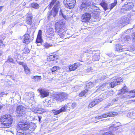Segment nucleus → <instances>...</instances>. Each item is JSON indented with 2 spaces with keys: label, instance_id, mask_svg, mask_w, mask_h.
Segmentation results:
<instances>
[{
  "label": "nucleus",
  "instance_id": "obj_9",
  "mask_svg": "<svg viewBox=\"0 0 135 135\" xmlns=\"http://www.w3.org/2000/svg\"><path fill=\"white\" fill-rule=\"evenodd\" d=\"M129 17L127 16H124L118 19L117 23L120 24H127L129 22Z\"/></svg>",
  "mask_w": 135,
  "mask_h": 135
},
{
  "label": "nucleus",
  "instance_id": "obj_62",
  "mask_svg": "<svg viewBox=\"0 0 135 135\" xmlns=\"http://www.w3.org/2000/svg\"><path fill=\"white\" fill-rule=\"evenodd\" d=\"M133 40L134 41H135V33L134 34L133 37Z\"/></svg>",
  "mask_w": 135,
  "mask_h": 135
},
{
  "label": "nucleus",
  "instance_id": "obj_38",
  "mask_svg": "<svg viewBox=\"0 0 135 135\" xmlns=\"http://www.w3.org/2000/svg\"><path fill=\"white\" fill-rule=\"evenodd\" d=\"M60 69V68L58 66H54L51 68V70L52 72L53 73L55 72L57 70Z\"/></svg>",
  "mask_w": 135,
  "mask_h": 135
},
{
  "label": "nucleus",
  "instance_id": "obj_36",
  "mask_svg": "<svg viewBox=\"0 0 135 135\" xmlns=\"http://www.w3.org/2000/svg\"><path fill=\"white\" fill-rule=\"evenodd\" d=\"M128 11V10L125 7L124 5L122 6L121 9V12L123 13H126V11Z\"/></svg>",
  "mask_w": 135,
  "mask_h": 135
},
{
  "label": "nucleus",
  "instance_id": "obj_51",
  "mask_svg": "<svg viewBox=\"0 0 135 135\" xmlns=\"http://www.w3.org/2000/svg\"><path fill=\"white\" fill-rule=\"evenodd\" d=\"M80 88V86L79 85H76L75 86L73 87L72 88L74 89L77 90L78 89H79Z\"/></svg>",
  "mask_w": 135,
  "mask_h": 135
},
{
  "label": "nucleus",
  "instance_id": "obj_3",
  "mask_svg": "<svg viewBox=\"0 0 135 135\" xmlns=\"http://www.w3.org/2000/svg\"><path fill=\"white\" fill-rule=\"evenodd\" d=\"M36 127L35 124L31 123L29 124L27 122H20L19 123L18 126V130H24L28 129L31 132L33 131Z\"/></svg>",
  "mask_w": 135,
  "mask_h": 135
},
{
  "label": "nucleus",
  "instance_id": "obj_19",
  "mask_svg": "<svg viewBox=\"0 0 135 135\" xmlns=\"http://www.w3.org/2000/svg\"><path fill=\"white\" fill-rule=\"evenodd\" d=\"M115 113L113 112L112 113H105L103 114L100 116L101 118H105L108 117H113L115 115Z\"/></svg>",
  "mask_w": 135,
  "mask_h": 135
},
{
  "label": "nucleus",
  "instance_id": "obj_4",
  "mask_svg": "<svg viewBox=\"0 0 135 135\" xmlns=\"http://www.w3.org/2000/svg\"><path fill=\"white\" fill-rule=\"evenodd\" d=\"M1 123L5 127H9L13 122L12 116L10 114H6L2 116L0 119Z\"/></svg>",
  "mask_w": 135,
  "mask_h": 135
},
{
  "label": "nucleus",
  "instance_id": "obj_63",
  "mask_svg": "<svg viewBox=\"0 0 135 135\" xmlns=\"http://www.w3.org/2000/svg\"><path fill=\"white\" fill-rule=\"evenodd\" d=\"M3 51L1 50H0V56H1L3 54Z\"/></svg>",
  "mask_w": 135,
  "mask_h": 135
},
{
  "label": "nucleus",
  "instance_id": "obj_30",
  "mask_svg": "<svg viewBox=\"0 0 135 135\" xmlns=\"http://www.w3.org/2000/svg\"><path fill=\"white\" fill-rule=\"evenodd\" d=\"M44 46L45 47L46 49L49 48V47L52 46L53 45L51 43H49V42H46L44 44Z\"/></svg>",
  "mask_w": 135,
  "mask_h": 135
},
{
  "label": "nucleus",
  "instance_id": "obj_57",
  "mask_svg": "<svg viewBox=\"0 0 135 135\" xmlns=\"http://www.w3.org/2000/svg\"><path fill=\"white\" fill-rule=\"evenodd\" d=\"M95 118L96 119H99L101 118L100 116L98 117H95Z\"/></svg>",
  "mask_w": 135,
  "mask_h": 135
},
{
  "label": "nucleus",
  "instance_id": "obj_60",
  "mask_svg": "<svg viewBox=\"0 0 135 135\" xmlns=\"http://www.w3.org/2000/svg\"><path fill=\"white\" fill-rule=\"evenodd\" d=\"M3 7V6H0V12L2 11V8Z\"/></svg>",
  "mask_w": 135,
  "mask_h": 135
},
{
  "label": "nucleus",
  "instance_id": "obj_23",
  "mask_svg": "<svg viewBox=\"0 0 135 135\" xmlns=\"http://www.w3.org/2000/svg\"><path fill=\"white\" fill-rule=\"evenodd\" d=\"M94 86V84L93 83L91 82L88 83L86 84V86L85 87V89L88 91L90 88L93 87Z\"/></svg>",
  "mask_w": 135,
  "mask_h": 135
},
{
  "label": "nucleus",
  "instance_id": "obj_5",
  "mask_svg": "<svg viewBox=\"0 0 135 135\" xmlns=\"http://www.w3.org/2000/svg\"><path fill=\"white\" fill-rule=\"evenodd\" d=\"M122 80L120 77H118L116 79L110 83H105L99 85L100 87H110L113 88L116 85L120 84V82H122Z\"/></svg>",
  "mask_w": 135,
  "mask_h": 135
},
{
  "label": "nucleus",
  "instance_id": "obj_7",
  "mask_svg": "<svg viewBox=\"0 0 135 135\" xmlns=\"http://www.w3.org/2000/svg\"><path fill=\"white\" fill-rule=\"evenodd\" d=\"M67 97L68 94L62 92L57 94L55 96V99L57 102H60L64 101Z\"/></svg>",
  "mask_w": 135,
  "mask_h": 135
},
{
  "label": "nucleus",
  "instance_id": "obj_37",
  "mask_svg": "<svg viewBox=\"0 0 135 135\" xmlns=\"http://www.w3.org/2000/svg\"><path fill=\"white\" fill-rule=\"evenodd\" d=\"M117 1L115 0L114 1V3H112L110 5V9H112L113 8L114 6L116 5L117 4Z\"/></svg>",
  "mask_w": 135,
  "mask_h": 135
},
{
  "label": "nucleus",
  "instance_id": "obj_40",
  "mask_svg": "<svg viewBox=\"0 0 135 135\" xmlns=\"http://www.w3.org/2000/svg\"><path fill=\"white\" fill-rule=\"evenodd\" d=\"M30 51V50L27 48H25L24 49L23 53L24 54H27L29 53Z\"/></svg>",
  "mask_w": 135,
  "mask_h": 135
},
{
  "label": "nucleus",
  "instance_id": "obj_55",
  "mask_svg": "<svg viewBox=\"0 0 135 135\" xmlns=\"http://www.w3.org/2000/svg\"><path fill=\"white\" fill-rule=\"evenodd\" d=\"M88 11L89 12H92L93 11V9H92L90 7L88 8Z\"/></svg>",
  "mask_w": 135,
  "mask_h": 135
},
{
  "label": "nucleus",
  "instance_id": "obj_48",
  "mask_svg": "<svg viewBox=\"0 0 135 135\" xmlns=\"http://www.w3.org/2000/svg\"><path fill=\"white\" fill-rule=\"evenodd\" d=\"M42 31L41 30H39L38 32L37 36L41 37Z\"/></svg>",
  "mask_w": 135,
  "mask_h": 135
},
{
  "label": "nucleus",
  "instance_id": "obj_10",
  "mask_svg": "<svg viewBox=\"0 0 135 135\" xmlns=\"http://www.w3.org/2000/svg\"><path fill=\"white\" fill-rule=\"evenodd\" d=\"M82 2L81 5V9H85L89 6L93 4L94 3L91 1L87 0H82Z\"/></svg>",
  "mask_w": 135,
  "mask_h": 135
},
{
  "label": "nucleus",
  "instance_id": "obj_16",
  "mask_svg": "<svg viewBox=\"0 0 135 135\" xmlns=\"http://www.w3.org/2000/svg\"><path fill=\"white\" fill-rule=\"evenodd\" d=\"M102 100V99H99L98 98H96L90 103L88 105V107L90 108L94 107L98 103L100 102Z\"/></svg>",
  "mask_w": 135,
  "mask_h": 135
},
{
  "label": "nucleus",
  "instance_id": "obj_11",
  "mask_svg": "<svg viewBox=\"0 0 135 135\" xmlns=\"http://www.w3.org/2000/svg\"><path fill=\"white\" fill-rule=\"evenodd\" d=\"M69 107H68V106L64 105L63 107H62L59 110H52V112L55 115H57L61 113L65 112L67 109L69 110Z\"/></svg>",
  "mask_w": 135,
  "mask_h": 135
},
{
  "label": "nucleus",
  "instance_id": "obj_33",
  "mask_svg": "<svg viewBox=\"0 0 135 135\" xmlns=\"http://www.w3.org/2000/svg\"><path fill=\"white\" fill-rule=\"evenodd\" d=\"M36 42L37 43H42V37L37 36L36 40Z\"/></svg>",
  "mask_w": 135,
  "mask_h": 135
},
{
  "label": "nucleus",
  "instance_id": "obj_50",
  "mask_svg": "<svg viewBox=\"0 0 135 135\" xmlns=\"http://www.w3.org/2000/svg\"><path fill=\"white\" fill-rule=\"evenodd\" d=\"M90 7L91 8V9H93V11L97 9V7L95 6H90Z\"/></svg>",
  "mask_w": 135,
  "mask_h": 135
},
{
  "label": "nucleus",
  "instance_id": "obj_52",
  "mask_svg": "<svg viewBox=\"0 0 135 135\" xmlns=\"http://www.w3.org/2000/svg\"><path fill=\"white\" fill-rule=\"evenodd\" d=\"M76 106V104L75 103H73L71 104V106L73 108L75 107Z\"/></svg>",
  "mask_w": 135,
  "mask_h": 135
},
{
  "label": "nucleus",
  "instance_id": "obj_20",
  "mask_svg": "<svg viewBox=\"0 0 135 135\" xmlns=\"http://www.w3.org/2000/svg\"><path fill=\"white\" fill-rule=\"evenodd\" d=\"M116 51L119 52L124 51L127 50V49L122 47V46L119 44L116 45Z\"/></svg>",
  "mask_w": 135,
  "mask_h": 135
},
{
  "label": "nucleus",
  "instance_id": "obj_24",
  "mask_svg": "<svg viewBox=\"0 0 135 135\" xmlns=\"http://www.w3.org/2000/svg\"><path fill=\"white\" fill-rule=\"evenodd\" d=\"M78 64L77 63L74 64L69 66V68L70 71L74 70L77 69L78 66Z\"/></svg>",
  "mask_w": 135,
  "mask_h": 135
},
{
  "label": "nucleus",
  "instance_id": "obj_32",
  "mask_svg": "<svg viewBox=\"0 0 135 135\" xmlns=\"http://www.w3.org/2000/svg\"><path fill=\"white\" fill-rule=\"evenodd\" d=\"M107 78L106 76H102L99 79H98L95 81V83L98 82H100L101 81L104 80Z\"/></svg>",
  "mask_w": 135,
  "mask_h": 135
},
{
  "label": "nucleus",
  "instance_id": "obj_42",
  "mask_svg": "<svg viewBox=\"0 0 135 135\" xmlns=\"http://www.w3.org/2000/svg\"><path fill=\"white\" fill-rule=\"evenodd\" d=\"M99 99H102V100L107 97V94H102L100 96ZM99 99V98H98Z\"/></svg>",
  "mask_w": 135,
  "mask_h": 135
},
{
  "label": "nucleus",
  "instance_id": "obj_21",
  "mask_svg": "<svg viewBox=\"0 0 135 135\" xmlns=\"http://www.w3.org/2000/svg\"><path fill=\"white\" fill-rule=\"evenodd\" d=\"M124 5L128 11L132 9L134 6L132 2H128L126 4L125 3Z\"/></svg>",
  "mask_w": 135,
  "mask_h": 135
},
{
  "label": "nucleus",
  "instance_id": "obj_6",
  "mask_svg": "<svg viewBox=\"0 0 135 135\" xmlns=\"http://www.w3.org/2000/svg\"><path fill=\"white\" fill-rule=\"evenodd\" d=\"M16 112L17 116H24L26 113V108L22 105H19L17 107Z\"/></svg>",
  "mask_w": 135,
  "mask_h": 135
},
{
  "label": "nucleus",
  "instance_id": "obj_34",
  "mask_svg": "<svg viewBox=\"0 0 135 135\" xmlns=\"http://www.w3.org/2000/svg\"><path fill=\"white\" fill-rule=\"evenodd\" d=\"M23 68L24 69L25 71L26 74H28L30 73V70L26 65L24 66Z\"/></svg>",
  "mask_w": 135,
  "mask_h": 135
},
{
  "label": "nucleus",
  "instance_id": "obj_28",
  "mask_svg": "<svg viewBox=\"0 0 135 135\" xmlns=\"http://www.w3.org/2000/svg\"><path fill=\"white\" fill-rule=\"evenodd\" d=\"M53 29L52 28H50L47 30V33L49 35H52L54 33Z\"/></svg>",
  "mask_w": 135,
  "mask_h": 135
},
{
  "label": "nucleus",
  "instance_id": "obj_61",
  "mask_svg": "<svg viewBox=\"0 0 135 135\" xmlns=\"http://www.w3.org/2000/svg\"><path fill=\"white\" fill-rule=\"evenodd\" d=\"M90 52L89 50H86V51H83V53H86V52Z\"/></svg>",
  "mask_w": 135,
  "mask_h": 135
},
{
  "label": "nucleus",
  "instance_id": "obj_64",
  "mask_svg": "<svg viewBox=\"0 0 135 135\" xmlns=\"http://www.w3.org/2000/svg\"><path fill=\"white\" fill-rule=\"evenodd\" d=\"M130 92H132V93H135V89L134 90H131V91ZM134 95H135V94H134Z\"/></svg>",
  "mask_w": 135,
  "mask_h": 135
},
{
  "label": "nucleus",
  "instance_id": "obj_58",
  "mask_svg": "<svg viewBox=\"0 0 135 135\" xmlns=\"http://www.w3.org/2000/svg\"><path fill=\"white\" fill-rule=\"evenodd\" d=\"M5 94L4 92L1 93H0V97L1 98V97H2L3 95Z\"/></svg>",
  "mask_w": 135,
  "mask_h": 135
},
{
  "label": "nucleus",
  "instance_id": "obj_27",
  "mask_svg": "<svg viewBox=\"0 0 135 135\" xmlns=\"http://www.w3.org/2000/svg\"><path fill=\"white\" fill-rule=\"evenodd\" d=\"M41 79V76H35L33 77L32 79L33 81L35 82H37L39 80H40Z\"/></svg>",
  "mask_w": 135,
  "mask_h": 135
},
{
  "label": "nucleus",
  "instance_id": "obj_47",
  "mask_svg": "<svg viewBox=\"0 0 135 135\" xmlns=\"http://www.w3.org/2000/svg\"><path fill=\"white\" fill-rule=\"evenodd\" d=\"M16 23V22L12 23L11 25L9 26V27H10L12 28L15 25Z\"/></svg>",
  "mask_w": 135,
  "mask_h": 135
},
{
  "label": "nucleus",
  "instance_id": "obj_13",
  "mask_svg": "<svg viewBox=\"0 0 135 135\" xmlns=\"http://www.w3.org/2000/svg\"><path fill=\"white\" fill-rule=\"evenodd\" d=\"M127 91V89L126 86H124L123 87L121 90V91L120 93V94H122L121 95V98H130L131 97L134 98L135 97V95H123V94H124Z\"/></svg>",
  "mask_w": 135,
  "mask_h": 135
},
{
  "label": "nucleus",
  "instance_id": "obj_26",
  "mask_svg": "<svg viewBox=\"0 0 135 135\" xmlns=\"http://www.w3.org/2000/svg\"><path fill=\"white\" fill-rule=\"evenodd\" d=\"M17 135H31L30 133L24 132L23 131L21 132L20 130L17 131Z\"/></svg>",
  "mask_w": 135,
  "mask_h": 135
},
{
  "label": "nucleus",
  "instance_id": "obj_2",
  "mask_svg": "<svg viewBox=\"0 0 135 135\" xmlns=\"http://www.w3.org/2000/svg\"><path fill=\"white\" fill-rule=\"evenodd\" d=\"M55 4L52 10L48 12V17L52 18L55 17L57 15L59 9L60 8L59 1L57 0H52L49 6V8L51 9Z\"/></svg>",
  "mask_w": 135,
  "mask_h": 135
},
{
  "label": "nucleus",
  "instance_id": "obj_31",
  "mask_svg": "<svg viewBox=\"0 0 135 135\" xmlns=\"http://www.w3.org/2000/svg\"><path fill=\"white\" fill-rule=\"evenodd\" d=\"M118 123H118V122H116L114 124H113L111 126H110V127H109V129L111 131H114V128H115V127H116V126H119V125H118L117 126H116L115 127L114 126H115L116 125V124H115V123L117 124Z\"/></svg>",
  "mask_w": 135,
  "mask_h": 135
},
{
  "label": "nucleus",
  "instance_id": "obj_8",
  "mask_svg": "<svg viewBox=\"0 0 135 135\" xmlns=\"http://www.w3.org/2000/svg\"><path fill=\"white\" fill-rule=\"evenodd\" d=\"M76 3L75 0H65L64 3L66 7L71 9L75 6Z\"/></svg>",
  "mask_w": 135,
  "mask_h": 135
},
{
  "label": "nucleus",
  "instance_id": "obj_17",
  "mask_svg": "<svg viewBox=\"0 0 135 135\" xmlns=\"http://www.w3.org/2000/svg\"><path fill=\"white\" fill-rule=\"evenodd\" d=\"M96 52L92 57L93 60L94 61H98L100 58V52L98 51H95Z\"/></svg>",
  "mask_w": 135,
  "mask_h": 135
},
{
  "label": "nucleus",
  "instance_id": "obj_39",
  "mask_svg": "<svg viewBox=\"0 0 135 135\" xmlns=\"http://www.w3.org/2000/svg\"><path fill=\"white\" fill-rule=\"evenodd\" d=\"M88 91L86 90H84L81 92L79 94V95L80 97H82L84 95L87 93Z\"/></svg>",
  "mask_w": 135,
  "mask_h": 135
},
{
  "label": "nucleus",
  "instance_id": "obj_46",
  "mask_svg": "<svg viewBox=\"0 0 135 135\" xmlns=\"http://www.w3.org/2000/svg\"><path fill=\"white\" fill-rule=\"evenodd\" d=\"M17 63L20 65H22V66L23 67L26 64L20 61H18L17 62Z\"/></svg>",
  "mask_w": 135,
  "mask_h": 135
},
{
  "label": "nucleus",
  "instance_id": "obj_41",
  "mask_svg": "<svg viewBox=\"0 0 135 135\" xmlns=\"http://www.w3.org/2000/svg\"><path fill=\"white\" fill-rule=\"evenodd\" d=\"M49 101L46 100L45 101H44L43 102V104L45 106L47 107L49 106Z\"/></svg>",
  "mask_w": 135,
  "mask_h": 135
},
{
  "label": "nucleus",
  "instance_id": "obj_56",
  "mask_svg": "<svg viewBox=\"0 0 135 135\" xmlns=\"http://www.w3.org/2000/svg\"><path fill=\"white\" fill-rule=\"evenodd\" d=\"M59 15L62 16L64 15L61 9H60L59 12Z\"/></svg>",
  "mask_w": 135,
  "mask_h": 135
},
{
  "label": "nucleus",
  "instance_id": "obj_12",
  "mask_svg": "<svg viewBox=\"0 0 135 135\" xmlns=\"http://www.w3.org/2000/svg\"><path fill=\"white\" fill-rule=\"evenodd\" d=\"M38 90L40 93L41 98L47 97L49 95V91L45 89H39Z\"/></svg>",
  "mask_w": 135,
  "mask_h": 135
},
{
  "label": "nucleus",
  "instance_id": "obj_15",
  "mask_svg": "<svg viewBox=\"0 0 135 135\" xmlns=\"http://www.w3.org/2000/svg\"><path fill=\"white\" fill-rule=\"evenodd\" d=\"M32 111L36 113L41 114L46 111V110L42 108L34 107L31 109Z\"/></svg>",
  "mask_w": 135,
  "mask_h": 135
},
{
  "label": "nucleus",
  "instance_id": "obj_45",
  "mask_svg": "<svg viewBox=\"0 0 135 135\" xmlns=\"http://www.w3.org/2000/svg\"><path fill=\"white\" fill-rule=\"evenodd\" d=\"M4 46H5V45L3 43V42L0 40V47L2 48Z\"/></svg>",
  "mask_w": 135,
  "mask_h": 135
},
{
  "label": "nucleus",
  "instance_id": "obj_25",
  "mask_svg": "<svg viewBox=\"0 0 135 135\" xmlns=\"http://www.w3.org/2000/svg\"><path fill=\"white\" fill-rule=\"evenodd\" d=\"M100 4L103 8L105 11L107 10L108 9L107 7L108 4L105 2L103 1L100 3Z\"/></svg>",
  "mask_w": 135,
  "mask_h": 135
},
{
  "label": "nucleus",
  "instance_id": "obj_44",
  "mask_svg": "<svg viewBox=\"0 0 135 135\" xmlns=\"http://www.w3.org/2000/svg\"><path fill=\"white\" fill-rule=\"evenodd\" d=\"M103 135H114L111 132H106L104 133Z\"/></svg>",
  "mask_w": 135,
  "mask_h": 135
},
{
  "label": "nucleus",
  "instance_id": "obj_1",
  "mask_svg": "<svg viewBox=\"0 0 135 135\" xmlns=\"http://www.w3.org/2000/svg\"><path fill=\"white\" fill-rule=\"evenodd\" d=\"M65 23L62 20H60L55 23L56 32L57 33V40L59 42L60 38H63L65 37Z\"/></svg>",
  "mask_w": 135,
  "mask_h": 135
},
{
  "label": "nucleus",
  "instance_id": "obj_18",
  "mask_svg": "<svg viewBox=\"0 0 135 135\" xmlns=\"http://www.w3.org/2000/svg\"><path fill=\"white\" fill-rule=\"evenodd\" d=\"M30 36L29 34H25L23 36L24 39L23 42L26 44H28L30 42Z\"/></svg>",
  "mask_w": 135,
  "mask_h": 135
},
{
  "label": "nucleus",
  "instance_id": "obj_43",
  "mask_svg": "<svg viewBox=\"0 0 135 135\" xmlns=\"http://www.w3.org/2000/svg\"><path fill=\"white\" fill-rule=\"evenodd\" d=\"M7 62L13 63L14 60L13 59L10 57L9 56L7 60Z\"/></svg>",
  "mask_w": 135,
  "mask_h": 135
},
{
  "label": "nucleus",
  "instance_id": "obj_59",
  "mask_svg": "<svg viewBox=\"0 0 135 135\" xmlns=\"http://www.w3.org/2000/svg\"><path fill=\"white\" fill-rule=\"evenodd\" d=\"M42 118V117L41 116H38V119L39 122H40V121Z\"/></svg>",
  "mask_w": 135,
  "mask_h": 135
},
{
  "label": "nucleus",
  "instance_id": "obj_53",
  "mask_svg": "<svg viewBox=\"0 0 135 135\" xmlns=\"http://www.w3.org/2000/svg\"><path fill=\"white\" fill-rule=\"evenodd\" d=\"M113 104L112 103H109L107 105L106 107H105V108H108L109 106H110V105H112Z\"/></svg>",
  "mask_w": 135,
  "mask_h": 135
},
{
  "label": "nucleus",
  "instance_id": "obj_29",
  "mask_svg": "<svg viewBox=\"0 0 135 135\" xmlns=\"http://www.w3.org/2000/svg\"><path fill=\"white\" fill-rule=\"evenodd\" d=\"M49 60L54 61L57 59V56L56 55H51L49 56Z\"/></svg>",
  "mask_w": 135,
  "mask_h": 135
},
{
  "label": "nucleus",
  "instance_id": "obj_54",
  "mask_svg": "<svg viewBox=\"0 0 135 135\" xmlns=\"http://www.w3.org/2000/svg\"><path fill=\"white\" fill-rule=\"evenodd\" d=\"M118 100V98H116L115 99H114L112 100V102H114L117 101Z\"/></svg>",
  "mask_w": 135,
  "mask_h": 135
},
{
  "label": "nucleus",
  "instance_id": "obj_14",
  "mask_svg": "<svg viewBox=\"0 0 135 135\" xmlns=\"http://www.w3.org/2000/svg\"><path fill=\"white\" fill-rule=\"evenodd\" d=\"M91 17V15L90 13H85L81 17L82 21L83 22H88Z\"/></svg>",
  "mask_w": 135,
  "mask_h": 135
},
{
  "label": "nucleus",
  "instance_id": "obj_22",
  "mask_svg": "<svg viewBox=\"0 0 135 135\" xmlns=\"http://www.w3.org/2000/svg\"><path fill=\"white\" fill-rule=\"evenodd\" d=\"M32 16H27L26 21V23L28 25H31L32 23Z\"/></svg>",
  "mask_w": 135,
  "mask_h": 135
},
{
  "label": "nucleus",
  "instance_id": "obj_49",
  "mask_svg": "<svg viewBox=\"0 0 135 135\" xmlns=\"http://www.w3.org/2000/svg\"><path fill=\"white\" fill-rule=\"evenodd\" d=\"M129 40H130L129 37L128 36H126L124 38V41H129Z\"/></svg>",
  "mask_w": 135,
  "mask_h": 135
},
{
  "label": "nucleus",
  "instance_id": "obj_35",
  "mask_svg": "<svg viewBox=\"0 0 135 135\" xmlns=\"http://www.w3.org/2000/svg\"><path fill=\"white\" fill-rule=\"evenodd\" d=\"M31 6L33 8L37 9L39 7V5L37 3H32Z\"/></svg>",
  "mask_w": 135,
  "mask_h": 135
}]
</instances>
